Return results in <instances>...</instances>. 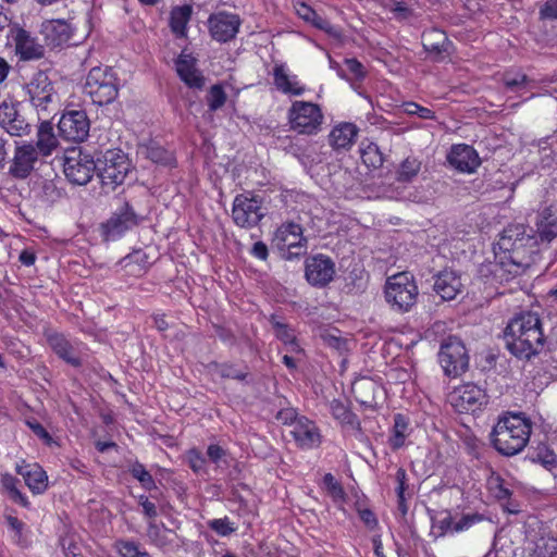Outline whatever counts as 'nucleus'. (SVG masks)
<instances>
[{
  "mask_svg": "<svg viewBox=\"0 0 557 557\" xmlns=\"http://www.w3.org/2000/svg\"><path fill=\"white\" fill-rule=\"evenodd\" d=\"M263 200L251 191L235 196L232 208L233 222L242 228H252L267 215Z\"/></svg>",
  "mask_w": 557,
  "mask_h": 557,
  "instance_id": "nucleus-9",
  "label": "nucleus"
},
{
  "mask_svg": "<svg viewBox=\"0 0 557 557\" xmlns=\"http://www.w3.org/2000/svg\"><path fill=\"white\" fill-rule=\"evenodd\" d=\"M60 545L65 557H84L79 546L77 545L73 537H61Z\"/></svg>",
  "mask_w": 557,
  "mask_h": 557,
  "instance_id": "nucleus-60",
  "label": "nucleus"
},
{
  "mask_svg": "<svg viewBox=\"0 0 557 557\" xmlns=\"http://www.w3.org/2000/svg\"><path fill=\"white\" fill-rule=\"evenodd\" d=\"M541 20H556L557 18V0H546L540 9Z\"/></svg>",
  "mask_w": 557,
  "mask_h": 557,
  "instance_id": "nucleus-62",
  "label": "nucleus"
},
{
  "mask_svg": "<svg viewBox=\"0 0 557 557\" xmlns=\"http://www.w3.org/2000/svg\"><path fill=\"white\" fill-rule=\"evenodd\" d=\"M525 458L533 463H541L546 468H549L556 463V455L544 443H540L535 447H529Z\"/></svg>",
  "mask_w": 557,
  "mask_h": 557,
  "instance_id": "nucleus-39",
  "label": "nucleus"
},
{
  "mask_svg": "<svg viewBox=\"0 0 557 557\" xmlns=\"http://www.w3.org/2000/svg\"><path fill=\"white\" fill-rule=\"evenodd\" d=\"M58 138L53 132V125L49 121L39 124L37 131V141L34 145L42 157H48L58 147Z\"/></svg>",
  "mask_w": 557,
  "mask_h": 557,
  "instance_id": "nucleus-32",
  "label": "nucleus"
},
{
  "mask_svg": "<svg viewBox=\"0 0 557 557\" xmlns=\"http://www.w3.org/2000/svg\"><path fill=\"white\" fill-rule=\"evenodd\" d=\"M331 413L343 426L361 432V423L355 412L343 401L334 399L330 404Z\"/></svg>",
  "mask_w": 557,
  "mask_h": 557,
  "instance_id": "nucleus-34",
  "label": "nucleus"
},
{
  "mask_svg": "<svg viewBox=\"0 0 557 557\" xmlns=\"http://www.w3.org/2000/svg\"><path fill=\"white\" fill-rule=\"evenodd\" d=\"M124 267L137 264L140 271H145L148 267V256L141 250H135L122 259Z\"/></svg>",
  "mask_w": 557,
  "mask_h": 557,
  "instance_id": "nucleus-55",
  "label": "nucleus"
},
{
  "mask_svg": "<svg viewBox=\"0 0 557 557\" xmlns=\"http://www.w3.org/2000/svg\"><path fill=\"white\" fill-rule=\"evenodd\" d=\"M143 221L128 201H124L111 216L100 225L101 236L104 240H116L127 231H131Z\"/></svg>",
  "mask_w": 557,
  "mask_h": 557,
  "instance_id": "nucleus-12",
  "label": "nucleus"
},
{
  "mask_svg": "<svg viewBox=\"0 0 557 557\" xmlns=\"http://www.w3.org/2000/svg\"><path fill=\"white\" fill-rule=\"evenodd\" d=\"M376 389H377V385L375 384V382H373L372 380H369V379H362L354 384L355 393L364 391V392H369L372 394V396L367 399L357 398V400L362 406H367V407H371L372 404L374 403V393Z\"/></svg>",
  "mask_w": 557,
  "mask_h": 557,
  "instance_id": "nucleus-50",
  "label": "nucleus"
},
{
  "mask_svg": "<svg viewBox=\"0 0 557 557\" xmlns=\"http://www.w3.org/2000/svg\"><path fill=\"white\" fill-rule=\"evenodd\" d=\"M335 263L331 257L317 253L305 261V277L313 286L323 288L327 286L335 276Z\"/></svg>",
  "mask_w": 557,
  "mask_h": 557,
  "instance_id": "nucleus-14",
  "label": "nucleus"
},
{
  "mask_svg": "<svg viewBox=\"0 0 557 557\" xmlns=\"http://www.w3.org/2000/svg\"><path fill=\"white\" fill-rule=\"evenodd\" d=\"M17 115L18 111L14 103H9L7 101L0 103V126L3 129Z\"/></svg>",
  "mask_w": 557,
  "mask_h": 557,
  "instance_id": "nucleus-56",
  "label": "nucleus"
},
{
  "mask_svg": "<svg viewBox=\"0 0 557 557\" xmlns=\"http://www.w3.org/2000/svg\"><path fill=\"white\" fill-rule=\"evenodd\" d=\"M4 131L11 136L22 137L30 133L32 125L18 114L5 126Z\"/></svg>",
  "mask_w": 557,
  "mask_h": 557,
  "instance_id": "nucleus-49",
  "label": "nucleus"
},
{
  "mask_svg": "<svg viewBox=\"0 0 557 557\" xmlns=\"http://www.w3.org/2000/svg\"><path fill=\"white\" fill-rule=\"evenodd\" d=\"M129 170L131 161L121 149H109L96 159V174L110 190L124 183Z\"/></svg>",
  "mask_w": 557,
  "mask_h": 557,
  "instance_id": "nucleus-6",
  "label": "nucleus"
},
{
  "mask_svg": "<svg viewBox=\"0 0 557 557\" xmlns=\"http://www.w3.org/2000/svg\"><path fill=\"white\" fill-rule=\"evenodd\" d=\"M207 456L211 462L220 467L222 463L227 466V451L218 444H211L207 448Z\"/></svg>",
  "mask_w": 557,
  "mask_h": 557,
  "instance_id": "nucleus-57",
  "label": "nucleus"
},
{
  "mask_svg": "<svg viewBox=\"0 0 557 557\" xmlns=\"http://www.w3.org/2000/svg\"><path fill=\"white\" fill-rule=\"evenodd\" d=\"M186 457H187V462H188L189 468L195 473L199 474L202 471H205L206 459L198 449H196V448L189 449L187 451Z\"/></svg>",
  "mask_w": 557,
  "mask_h": 557,
  "instance_id": "nucleus-54",
  "label": "nucleus"
},
{
  "mask_svg": "<svg viewBox=\"0 0 557 557\" xmlns=\"http://www.w3.org/2000/svg\"><path fill=\"white\" fill-rule=\"evenodd\" d=\"M451 41L448 39L446 33L438 28H430L422 33V46L424 50L438 60L443 53H449Z\"/></svg>",
  "mask_w": 557,
  "mask_h": 557,
  "instance_id": "nucleus-25",
  "label": "nucleus"
},
{
  "mask_svg": "<svg viewBox=\"0 0 557 557\" xmlns=\"http://www.w3.org/2000/svg\"><path fill=\"white\" fill-rule=\"evenodd\" d=\"M242 21L237 14L228 12L212 13L208 18L209 33L219 42H228L239 30Z\"/></svg>",
  "mask_w": 557,
  "mask_h": 557,
  "instance_id": "nucleus-17",
  "label": "nucleus"
},
{
  "mask_svg": "<svg viewBox=\"0 0 557 557\" xmlns=\"http://www.w3.org/2000/svg\"><path fill=\"white\" fill-rule=\"evenodd\" d=\"M410 420L403 413L394 414V424L388 437V445L392 450L396 451L405 446L406 438L410 435Z\"/></svg>",
  "mask_w": 557,
  "mask_h": 557,
  "instance_id": "nucleus-31",
  "label": "nucleus"
},
{
  "mask_svg": "<svg viewBox=\"0 0 557 557\" xmlns=\"http://www.w3.org/2000/svg\"><path fill=\"white\" fill-rule=\"evenodd\" d=\"M193 8L189 4L174 7L170 13V27L177 37L186 36V26L191 17Z\"/></svg>",
  "mask_w": 557,
  "mask_h": 557,
  "instance_id": "nucleus-36",
  "label": "nucleus"
},
{
  "mask_svg": "<svg viewBox=\"0 0 557 557\" xmlns=\"http://www.w3.org/2000/svg\"><path fill=\"white\" fill-rule=\"evenodd\" d=\"M47 342L59 358L74 368L82 366V359L77 356L75 348L67 338L60 333H51L47 336Z\"/></svg>",
  "mask_w": 557,
  "mask_h": 557,
  "instance_id": "nucleus-27",
  "label": "nucleus"
},
{
  "mask_svg": "<svg viewBox=\"0 0 557 557\" xmlns=\"http://www.w3.org/2000/svg\"><path fill=\"white\" fill-rule=\"evenodd\" d=\"M530 556L557 557V539H548L537 542Z\"/></svg>",
  "mask_w": 557,
  "mask_h": 557,
  "instance_id": "nucleus-48",
  "label": "nucleus"
},
{
  "mask_svg": "<svg viewBox=\"0 0 557 557\" xmlns=\"http://www.w3.org/2000/svg\"><path fill=\"white\" fill-rule=\"evenodd\" d=\"M273 242L286 260L299 259L307 252L308 239L301 225L295 222L283 223L275 231Z\"/></svg>",
  "mask_w": 557,
  "mask_h": 557,
  "instance_id": "nucleus-11",
  "label": "nucleus"
},
{
  "mask_svg": "<svg viewBox=\"0 0 557 557\" xmlns=\"http://www.w3.org/2000/svg\"><path fill=\"white\" fill-rule=\"evenodd\" d=\"M490 490L493 492L494 496L504 500L511 496V491L506 486L505 481L499 476H492L488 480Z\"/></svg>",
  "mask_w": 557,
  "mask_h": 557,
  "instance_id": "nucleus-52",
  "label": "nucleus"
},
{
  "mask_svg": "<svg viewBox=\"0 0 557 557\" xmlns=\"http://www.w3.org/2000/svg\"><path fill=\"white\" fill-rule=\"evenodd\" d=\"M537 236L542 242L550 243L557 237V216L550 209H544L536 222Z\"/></svg>",
  "mask_w": 557,
  "mask_h": 557,
  "instance_id": "nucleus-35",
  "label": "nucleus"
},
{
  "mask_svg": "<svg viewBox=\"0 0 557 557\" xmlns=\"http://www.w3.org/2000/svg\"><path fill=\"white\" fill-rule=\"evenodd\" d=\"M273 83L278 91L290 96H301L306 88L300 85L296 75H289L287 67L284 63H277L274 65L273 71Z\"/></svg>",
  "mask_w": 557,
  "mask_h": 557,
  "instance_id": "nucleus-26",
  "label": "nucleus"
},
{
  "mask_svg": "<svg viewBox=\"0 0 557 557\" xmlns=\"http://www.w3.org/2000/svg\"><path fill=\"white\" fill-rule=\"evenodd\" d=\"M361 159L369 169H379L384 162L383 153L374 143H369L366 147L361 148Z\"/></svg>",
  "mask_w": 557,
  "mask_h": 557,
  "instance_id": "nucleus-41",
  "label": "nucleus"
},
{
  "mask_svg": "<svg viewBox=\"0 0 557 557\" xmlns=\"http://www.w3.org/2000/svg\"><path fill=\"white\" fill-rule=\"evenodd\" d=\"M404 112L408 115H418L422 120H434L435 112L429 108L422 107L413 101H408L403 104Z\"/></svg>",
  "mask_w": 557,
  "mask_h": 557,
  "instance_id": "nucleus-51",
  "label": "nucleus"
},
{
  "mask_svg": "<svg viewBox=\"0 0 557 557\" xmlns=\"http://www.w3.org/2000/svg\"><path fill=\"white\" fill-rule=\"evenodd\" d=\"M482 520L483 516L480 513L463 515L458 521H455L454 531L455 533L466 531Z\"/></svg>",
  "mask_w": 557,
  "mask_h": 557,
  "instance_id": "nucleus-59",
  "label": "nucleus"
},
{
  "mask_svg": "<svg viewBox=\"0 0 557 557\" xmlns=\"http://www.w3.org/2000/svg\"><path fill=\"white\" fill-rule=\"evenodd\" d=\"M121 557H151V555L141 549L139 544L134 541L120 540L115 544Z\"/></svg>",
  "mask_w": 557,
  "mask_h": 557,
  "instance_id": "nucleus-43",
  "label": "nucleus"
},
{
  "mask_svg": "<svg viewBox=\"0 0 557 557\" xmlns=\"http://www.w3.org/2000/svg\"><path fill=\"white\" fill-rule=\"evenodd\" d=\"M128 472L134 479H136L141 484V486L145 490L151 491L157 487L153 476L146 470L145 466L138 460H135L129 465Z\"/></svg>",
  "mask_w": 557,
  "mask_h": 557,
  "instance_id": "nucleus-40",
  "label": "nucleus"
},
{
  "mask_svg": "<svg viewBox=\"0 0 557 557\" xmlns=\"http://www.w3.org/2000/svg\"><path fill=\"white\" fill-rule=\"evenodd\" d=\"M384 296L391 309L398 313L409 312L417 304L418 286L409 272L397 273L386 280Z\"/></svg>",
  "mask_w": 557,
  "mask_h": 557,
  "instance_id": "nucleus-5",
  "label": "nucleus"
},
{
  "mask_svg": "<svg viewBox=\"0 0 557 557\" xmlns=\"http://www.w3.org/2000/svg\"><path fill=\"white\" fill-rule=\"evenodd\" d=\"M39 156V152L32 143L17 145L9 168V174L17 180L28 177L34 171Z\"/></svg>",
  "mask_w": 557,
  "mask_h": 557,
  "instance_id": "nucleus-18",
  "label": "nucleus"
},
{
  "mask_svg": "<svg viewBox=\"0 0 557 557\" xmlns=\"http://www.w3.org/2000/svg\"><path fill=\"white\" fill-rule=\"evenodd\" d=\"M175 69L181 81L193 89L201 90L206 78L196 67V59L191 54L181 53L175 61Z\"/></svg>",
  "mask_w": 557,
  "mask_h": 557,
  "instance_id": "nucleus-21",
  "label": "nucleus"
},
{
  "mask_svg": "<svg viewBox=\"0 0 557 557\" xmlns=\"http://www.w3.org/2000/svg\"><path fill=\"white\" fill-rule=\"evenodd\" d=\"M63 172L70 183L84 186L96 173V159L81 147L66 149L63 157Z\"/></svg>",
  "mask_w": 557,
  "mask_h": 557,
  "instance_id": "nucleus-7",
  "label": "nucleus"
},
{
  "mask_svg": "<svg viewBox=\"0 0 557 557\" xmlns=\"http://www.w3.org/2000/svg\"><path fill=\"white\" fill-rule=\"evenodd\" d=\"M16 471L21 474L26 485L35 493H44L48 486L47 474L38 465L17 466Z\"/></svg>",
  "mask_w": 557,
  "mask_h": 557,
  "instance_id": "nucleus-30",
  "label": "nucleus"
},
{
  "mask_svg": "<svg viewBox=\"0 0 557 557\" xmlns=\"http://www.w3.org/2000/svg\"><path fill=\"white\" fill-rule=\"evenodd\" d=\"M433 278V290L443 300H453L461 292V278L456 271L445 269L435 274Z\"/></svg>",
  "mask_w": 557,
  "mask_h": 557,
  "instance_id": "nucleus-22",
  "label": "nucleus"
},
{
  "mask_svg": "<svg viewBox=\"0 0 557 557\" xmlns=\"http://www.w3.org/2000/svg\"><path fill=\"white\" fill-rule=\"evenodd\" d=\"M345 64L347 66V70L354 75L356 79H363L366 77V70L361 62H359L357 59H346Z\"/></svg>",
  "mask_w": 557,
  "mask_h": 557,
  "instance_id": "nucleus-61",
  "label": "nucleus"
},
{
  "mask_svg": "<svg viewBox=\"0 0 557 557\" xmlns=\"http://www.w3.org/2000/svg\"><path fill=\"white\" fill-rule=\"evenodd\" d=\"M227 96L220 84L211 86L208 96L207 103L210 111H216L221 109L226 102Z\"/></svg>",
  "mask_w": 557,
  "mask_h": 557,
  "instance_id": "nucleus-46",
  "label": "nucleus"
},
{
  "mask_svg": "<svg viewBox=\"0 0 557 557\" xmlns=\"http://www.w3.org/2000/svg\"><path fill=\"white\" fill-rule=\"evenodd\" d=\"M209 529L214 531L218 535L227 537L236 532L237 527L230 520L228 517L211 519L207 522Z\"/></svg>",
  "mask_w": 557,
  "mask_h": 557,
  "instance_id": "nucleus-45",
  "label": "nucleus"
},
{
  "mask_svg": "<svg viewBox=\"0 0 557 557\" xmlns=\"http://www.w3.org/2000/svg\"><path fill=\"white\" fill-rule=\"evenodd\" d=\"M446 159L449 165L462 173H473L481 164L476 150L466 144L453 145Z\"/></svg>",
  "mask_w": 557,
  "mask_h": 557,
  "instance_id": "nucleus-19",
  "label": "nucleus"
},
{
  "mask_svg": "<svg viewBox=\"0 0 557 557\" xmlns=\"http://www.w3.org/2000/svg\"><path fill=\"white\" fill-rule=\"evenodd\" d=\"M146 156L154 163L172 165L175 161L173 153L158 145L147 147Z\"/></svg>",
  "mask_w": 557,
  "mask_h": 557,
  "instance_id": "nucleus-44",
  "label": "nucleus"
},
{
  "mask_svg": "<svg viewBox=\"0 0 557 557\" xmlns=\"http://www.w3.org/2000/svg\"><path fill=\"white\" fill-rule=\"evenodd\" d=\"M323 483L330 493V495L335 499H343L345 496V492L342 485L335 480L332 473H326L323 476Z\"/></svg>",
  "mask_w": 557,
  "mask_h": 557,
  "instance_id": "nucleus-58",
  "label": "nucleus"
},
{
  "mask_svg": "<svg viewBox=\"0 0 557 557\" xmlns=\"http://www.w3.org/2000/svg\"><path fill=\"white\" fill-rule=\"evenodd\" d=\"M292 434L301 448L310 449L317 447L321 442V436L314 422L306 417L296 419Z\"/></svg>",
  "mask_w": 557,
  "mask_h": 557,
  "instance_id": "nucleus-23",
  "label": "nucleus"
},
{
  "mask_svg": "<svg viewBox=\"0 0 557 557\" xmlns=\"http://www.w3.org/2000/svg\"><path fill=\"white\" fill-rule=\"evenodd\" d=\"M120 81L115 72L109 66H95L87 76L84 84V92L97 106L112 103L119 96Z\"/></svg>",
  "mask_w": 557,
  "mask_h": 557,
  "instance_id": "nucleus-4",
  "label": "nucleus"
},
{
  "mask_svg": "<svg viewBox=\"0 0 557 557\" xmlns=\"http://www.w3.org/2000/svg\"><path fill=\"white\" fill-rule=\"evenodd\" d=\"M437 357L446 376L457 377L469 368L468 350L457 336H448L442 341Z\"/></svg>",
  "mask_w": 557,
  "mask_h": 557,
  "instance_id": "nucleus-8",
  "label": "nucleus"
},
{
  "mask_svg": "<svg viewBox=\"0 0 557 557\" xmlns=\"http://www.w3.org/2000/svg\"><path fill=\"white\" fill-rule=\"evenodd\" d=\"M210 371L218 373L222 379H232L239 382L250 383V373L248 367L238 369L235 363L232 362H218L211 361L208 364Z\"/></svg>",
  "mask_w": 557,
  "mask_h": 557,
  "instance_id": "nucleus-33",
  "label": "nucleus"
},
{
  "mask_svg": "<svg viewBox=\"0 0 557 557\" xmlns=\"http://www.w3.org/2000/svg\"><path fill=\"white\" fill-rule=\"evenodd\" d=\"M532 423L522 413H509L498 419L490 437L494 448L503 456H515L528 444Z\"/></svg>",
  "mask_w": 557,
  "mask_h": 557,
  "instance_id": "nucleus-3",
  "label": "nucleus"
},
{
  "mask_svg": "<svg viewBox=\"0 0 557 557\" xmlns=\"http://www.w3.org/2000/svg\"><path fill=\"white\" fill-rule=\"evenodd\" d=\"M270 322L274 329L276 338L280 339L283 344L289 346L290 351L298 352L301 350L297 343L294 330L290 329L288 324L278 321L274 314L271 315Z\"/></svg>",
  "mask_w": 557,
  "mask_h": 557,
  "instance_id": "nucleus-38",
  "label": "nucleus"
},
{
  "mask_svg": "<svg viewBox=\"0 0 557 557\" xmlns=\"http://www.w3.org/2000/svg\"><path fill=\"white\" fill-rule=\"evenodd\" d=\"M64 196V190L52 180H45L41 184V198L50 203L57 202Z\"/></svg>",
  "mask_w": 557,
  "mask_h": 557,
  "instance_id": "nucleus-47",
  "label": "nucleus"
},
{
  "mask_svg": "<svg viewBox=\"0 0 557 557\" xmlns=\"http://www.w3.org/2000/svg\"><path fill=\"white\" fill-rule=\"evenodd\" d=\"M322 338L327 346H330L336 350L345 349L346 344H347V341L345 338H343L339 335L332 333V332H327V333L323 334Z\"/></svg>",
  "mask_w": 557,
  "mask_h": 557,
  "instance_id": "nucleus-63",
  "label": "nucleus"
},
{
  "mask_svg": "<svg viewBox=\"0 0 557 557\" xmlns=\"http://www.w3.org/2000/svg\"><path fill=\"white\" fill-rule=\"evenodd\" d=\"M506 349L518 360L531 361L540 356L546 344L543 321L537 312L522 310L504 329Z\"/></svg>",
  "mask_w": 557,
  "mask_h": 557,
  "instance_id": "nucleus-2",
  "label": "nucleus"
},
{
  "mask_svg": "<svg viewBox=\"0 0 557 557\" xmlns=\"http://www.w3.org/2000/svg\"><path fill=\"white\" fill-rule=\"evenodd\" d=\"M89 120L83 110H73L64 113L58 129L62 138L69 141H83L89 134Z\"/></svg>",
  "mask_w": 557,
  "mask_h": 557,
  "instance_id": "nucleus-16",
  "label": "nucleus"
},
{
  "mask_svg": "<svg viewBox=\"0 0 557 557\" xmlns=\"http://www.w3.org/2000/svg\"><path fill=\"white\" fill-rule=\"evenodd\" d=\"M15 51L21 60H39L45 55V48L38 44L36 38L32 37L30 34L20 28L14 38Z\"/></svg>",
  "mask_w": 557,
  "mask_h": 557,
  "instance_id": "nucleus-24",
  "label": "nucleus"
},
{
  "mask_svg": "<svg viewBox=\"0 0 557 557\" xmlns=\"http://www.w3.org/2000/svg\"><path fill=\"white\" fill-rule=\"evenodd\" d=\"M536 243L523 224L507 226L494 246L495 261L481 264L480 275L493 283L508 282L530 267Z\"/></svg>",
  "mask_w": 557,
  "mask_h": 557,
  "instance_id": "nucleus-1",
  "label": "nucleus"
},
{
  "mask_svg": "<svg viewBox=\"0 0 557 557\" xmlns=\"http://www.w3.org/2000/svg\"><path fill=\"white\" fill-rule=\"evenodd\" d=\"M358 515L360 520L369 530H374L379 525L377 518L371 509H359Z\"/></svg>",
  "mask_w": 557,
  "mask_h": 557,
  "instance_id": "nucleus-64",
  "label": "nucleus"
},
{
  "mask_svg": "<svg viewBox=\"0 0 557 557\" xmlns=\"http://www.w3.org/2000/svg\"><path fill=\"white\" fill-rule=\"evenodd\" d=\"M288 122L299 134L313 135L321 128L323 114L318 104L297 100L288 109Z\"/></svg>",
  "mask_w": 557,
  "mask_h": 557,
  "instance_id": "nucleus-10",
  "label": "nucleus"
},
{
  "mask_svg": "<svg viewBox=\"0 0 557 557\" xmlns=\"http://www.w3.org/2000/svg\"><path fill=\"white\" fill-rule=\"evenodd\" d=\"M421 162L417 158L408 157L399 165L397 180L403 183L411 182L420 172Z\"/></svg>",
  "mask_w": 557,
  "mask_h": 557,
  "instance_id": "nucleus-42",
  "label": "nucleus"
},
{
  "mask_svg": "<svg viewBox=\"0 0 557 557\" xmlns=\"http://www.w3.org/2000/svg\"><path fill=\"white\" fill-rule=\"evenodd\" d=\"M358 132L359 129L354 123H341L331 131L329 143L336 150L349 149L355 143Z\"/></svg>",
  "mask_w": 557,
  "mask_h": 557,
  "instance_id": "nucleus-29",
  "label": "nucleus"
},
{
  "mask_svg": "<svg viewBox=\"0 0 557 557\" xmlns=\"http://www.w3.org/2000/svg\"><path fill=\"white\" fill-rule=\"evenodd\" d=\"M146 535L149 542L160 549L169 550L177 547L175 544L176 533L166 528L164 523H157L156 521H149L146 530Z\"/></svg>",
  "mask_w": 557,
  "mask_h": 557,
  "instance_id": "nucleus-28",
  "label": "nucleus"
},
{
  "mask_svg": "<svg viewBox=\"0 0 557 557\" xmlns=\"http://www.w3.org/2000/svg\"><path fill=\"white\" fill-rule=\"evenodd\" d=\"M448 403L459 413H474L487 405L488 396L479 385L465 383L449 393Z\"/></svg>",
  "mask_w": 557,
  "mask_h": 557,
  "instance_id": "nucleus-13",
  "label": "nucleus"
},
{
  "mask_svg": "<svg viewBox=\"0 0 557 557\" xmlns=\"http://www.w3.org/2000/svg\"><path fill=\"white\" fill-rule=\"evenodd\" d=\"M500 83L507 91H522L525 90L533 81L521 71L508 70L502 74Z\"/></svg>",
  "mask_w": 557,
  "mask_h": 557,
  "instance_id": "nucleus-37",
  "label": "nucleus"
},
{
  "mask_svg": "<svg viewBox=\"0 0 557 557\" xmlns=\"http://www.w3.org/2000/svg\"><path fill=\"white\" fill-rule=\"evenodd\" d=\"M29 101L37 110L47 111L49 104L58 101V96L53 83L48 74L39 71L30 82L25 85Z\"/></svg>",
  "mask_w": 557,
  "mask_h": 557,
  "instance_id": "nucleus-15",
  "label": "nucleus"
},
{
  "mask_svg": "<svg viewBox=\"0 0 557 557\" xmlns=\"http://www.w3.org/2000/svg\"><path fill=\"white\" fill-rule=\"evenodd\" d=\"M454 525L455 520L449 512H445L441 518L433 519V528L438 530V536L455 533Z\"/></svg>",
  "mask_w": 557,
  "mask_h": 557,
  "instance_id": "nucleus-53",
  "label": "nucleus"
},
{
  "mask_svg": "<svg viewBox=\"0 0 557 557\" xmlns=\"http://www.w3.org/2000/svg\"><path fill=\"white\" fill-rule=\"evenodd\" d=\"M40 34L45 44L53 49L69 42L73 28L65 20H46L40 26Z\"/></svg>",
  "mask_w": 557,
  "mask_h": 557,
  "instance_id": "nucleus-20",
  "label": "nucleus"
}]
</instances>
